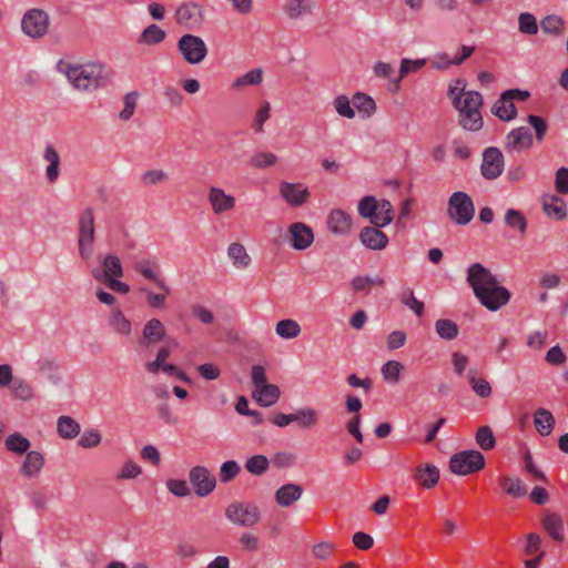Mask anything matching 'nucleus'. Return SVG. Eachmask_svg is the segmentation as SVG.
Listing matches in <instances>:
<instances>
[{
  "mask_svg": "<svg viewBox=\"0 0 568 568\" xmlns=\"http://www.w3.org/2000/svg\"><path fill=\"white\" fill-rule=\"evenodd\" d=\"M467 283L479 303L491 312L500 310L510 301V292L480 263L468 267Z\"/></svg>",
  "mask_w": 568,
  "mask_h": 568,
  "instance_id": "1",
  "label": "nucleus"
},
{
  "mask_svg": "<svg viewBox=\"0 0 568 568\" xmlns=\"http://www.w3.org/2000/svg\"><path fill=\"white\" fill-rule=\"evenodd\" d=\"M57 71L67 77L70 84L78 91L91 92L106 87L112 78L113 71L101 62L90 61L75 63L61 59L57 63Z\"/></svg>",
  "mask_w": 568,
  "mask_h": 568,
  "instance_id": "2",
  "label": "nucleus"
},
{
  "mask_svg": "<svg viewBox=\"0 0 568 568\" xmlns=\"http://www.w3.org/2000/svg\"><path fill=\"white\" fill-rule=\"evenodd\" d=\"M483 97L477 91H467L465 98H455L454 108L458 111V123L467 131H479L484 121L480 113Z\"/></svg>",
  "mask_w": 568,
  "mask_h": 568,
  "instance_id": "3",
  "label": "nucleus"
},
{
  "mask_svg": "<svg viewBox=\"0 0 568 568\" xmlns=\"http://www.w3.org/2000/svg\"><path fill=\"white\" fill-rule=\"evenodd\" d=\"M358 214L367 219L376 227H384L394 219V207L388 200H376L373 195H366L358 202Z\"/></svg>",
  "mask_w": 568,
  "mask_h": 568,
  "instance_id": "4",
  "label": "nucleus"
},
{
  "mask_svg": "<svg viewBox=\"0 0 568 568\" xmlns=\"http://www.w3.org/2000/svg\"><path fill=\"white\" fill-rule=\"evenodd\" d=\"M225 517L233 525L252 528L261 521L262 514L254 503L233 501L226 507Z\"/></svg>",
  "mask_w": 568,
  "mask_h": 568,
  "instance_id": "5",
  "label": "nucleus"
},
{
  "mask_svg": "<svg viewBox=\"0 0 568 568\" xmlns=\"http://www.w3.org/2000/svg\"><path fill=\"white\" fill-rule=\"evenodd\" d=\"M94 240V214L91 207H87L80 213L78 222L79 254L85 261L90 260L93 255Z\"/></svg>",
  "mask_w": 568,
  "mask_h": 568,
  "instance_id": "6",
  "label": "nucleus"
},
{
  "mask_svg": "<svg viewBox=\"0 0 568 568\" xmlns=\"http://www.w3.org/2000/svg\"><path fill=\"white\" fill-rule=\"evenodd\" d=\"M485 467V457L478 450H464L450 457L449 469L460 476L481 470Z\"/></svg>",
  "mask_w": 568,
  "mask_h": 568,
  "instance_id": "7",
  "label": "nucleus"
},
{
  "mask_svg": "<svg viewBox=\"0 0 568 568\" xmlns=\"http://www.w3.org/2000/svg\"><path fill=\"white\" fill-rule=\"evenodd\" d=\"M49 14L44 10L38 8L29 9L21 19L22 32L32 39H40L44 37L49 30Z\"/></svg>",
  "mask_w": 568,
  "mask_h": 568,
  "instance_id": "8",
  "label": "nucleus"
},
{
  "mask_svg": "<svg viewBox=\"0 0 568 568\" xmlns=\"http://www.w3.org/2000/svg\"><path fill=\"white\" fill-rule=\"evenodd\" d=\"M475 214L473 200L465 192H455L448 201V215L459 225L468 224Z\"/></svg>",
  "mask_w": 568,
  "mask_h": 568,
  "instance_id": "9",
  "label": "nucleus"
},
{
  "mask_svg": "<svg viewBox=\"0 0 568 568\" xmlns=\"http://www.w3.org/2000/svg\"><path fill=\"white\" fill-rule=\"evenodd\" d=\"M178 50L189 64H200L207 55L204 40L191 33L183 34L179 39Z\"/></svg>",
  "mask_w": 568,
  "mask_h": 568,
  "instance_id": "10",
  "label": "nucleus"
},
{
  "mask_svg": "<svg viewBox=\"0 0 568 568\" xmlns=\"http://www.w3.org/2000/svg\"><path fill=\"white\" fill-rule=\"evenodd\" d=\"M504 165V155L498 148L490 146L484 151L480 172L485 179L495 180L500 176Z\"/></svg>",
  "mask_w": 568,
  "mask_h": 568,
  "instance_id": "11",
  "label": "nucleus"
},
{
  "mask_svg": "<svg viewBox=\"0 0 568 568\" xmlns=\"http://www.w3.org/2000/svg\"><path fill=\"white\" fill-rule=\"evenodd\" d=\"M207 201L215 215L231 212L236 206L234 195L226 193L222 187L210 186L207 191Z\"/></svg>",
  "mask_w": 568,
  "mask_h": 568,
  "instance_id": "12",
  "label": "nucleus"
},
{
  "mask_svg": "<svg viewBox=\"0 0 568 568\" xmlns=\"http://www.w3.org/2000/svg\"><path fill=\"white\" fill-rule=\"evenodd\" d=\"M189 478L195 494L200 497L207 496L214 490L216 486L214 476H212L210 471L203 466L193 467L190 470Z\"/></svg>",
  "mask_w": 568,
  "mask_h": 568,
  "instance_id": "13",
  "label": "nucleus"
},
{
  "mask_svg": "<svg viewBox=\"0 0 568 568\" xmlns=\"http://www.w3.org/2000/svg\"><path fill=\"white\" fill-rule=\"evenodd\" d=\"M532 134L526 126L513 129L505 139V150L507 152H521L530 149L532 145Z\"/></svg>",
  "mask_w": 568,
  "mask_h": 568,
  "instance_id": "14",
  "label": "nucleus"
},
{
  "mask_svg": "<svg viewBox=\"0 0 568 568\" xmlns=\"http://www.w3.org/2000/svg\"><path fill=\"white\" fill-rule=\"evenodd\" d=\"M280 193L291 206H301L310 197L308 189L301 183L282 182L280 184Z\"/></svg>",
  "mask_w": 568,
  "mask_h": 568,
  "instance_id": "15",
  "label": "nucleus"
},
{
  "mask_svg": "<svg viewBox=\"0 0 568 568\" xmlns=\"http://www.w3.org/2000/svg\"><path fill=\"white\" fill-rule=\"evenodd\" d=\"M382 227L365 226L359 232L361 243L368 250L381 251L388 245V236L381 231Z\"/></svg>",
  "mask_w": 568,
  "mask_h": 568,
  "instance_id": "16",
  "label": "nucleus"
},
{
  "mask_svg": "<svg viewBox=\"0 0 568 568\" xmlns=\"http://www.w3.org/2000/svg\"><path fill=\"white\" fill-rule=\"evenodd\" d=\"M291 244L297 251L308 248L314 242L313 230L302 222H295L288 227Z\"/></svg>",
  "mask_w": 568,
  "mask_h": 568,
  "instance_id": "17",
  "label": "nucleus"
},
{
  "mask_svg": "<svg viewBox=\"0 0 568 568\" xmlns=\"http://www.w3.org/2000/svg\"><path fill=\"white\" fill-rule=\"evenodd\" d=\"M133 268L145 280L153 282L159 290L166 291V283L160 275V265L156 260H141L134 263Z\"/></svg>",
  "mask_w": 568,
  "mask_h": 568,
  "instance_id": "18",
  "label": "nucleus"
},
{
  "mask_svg": "<svg viewBox=\"0 0 568 568\" xmlns=\"http://www.w3.org/2000/svg\"><path fill=\"white\" fill-rule=\"evenodd\" d=\"M92 275L99 282H104L109 278H112V276L122 277V263L118 256L109 254L102 260V270H93Z\"/></svg>",
  "mask_w": 568,
  "mask_h": 568,
  "instance_id": "19",
  "label": "nucleus"
},
{
  "mask_svg": "<svg viewBox=\"0 0 568 568\" xmlns=\"http://www.w3.org/2000/svg\"><path fill=\"white\" fill-rule=\"evenodd\" d=\"M353 221L349 214L341 209H334L327 216V229L336 235H346L351 232Z\"/></svg>",
  "mask_w": 568,
  "mask_h": 568,
  "instance_id": "20",
  "label": "nucleus"
},
{
  "mask_svg": "<svg viewBox=\"0 0 568 568\" xmlns=\"http://www.w3.org/2000/svg\"><path fill=\"white\" fill-rule=\"evenodd\" d=\"M304 493V489L298 484H284L275 491L274 498L278 506L283 508L291 507L298 501Z\"/></svg>",
  "mask_w": 568,
  "mask_h": 568,
  "instance_id": "21",
  "label": "nucleus"
},
{
  "mask_svg": "<svg viewBox=\"0 0 568 568\" xmlns=\"http://www.w3.org/2000/svg\"><path fill=\"white\" fill-rule=\"evenodd\" d=\"M175 20L186 28H194L202 21V11L195 3H184L176 9Z\"/></svg>",
  "mask_w": 568,
  "mask_h": 568,
  "instance_id": "22",
  "label": "nucleus"
},
{
  "mask_svg": "<svg viewBox=\"0 0 568 568\" xmlns=\"http://www.w3.org/2000/svg\"><path fill=\"white\" fill-rule=\"evenodd\" d=\"M44 456L38 450H29L26 453L23 463L20 466V473L27 478H36L44 466Z\"/></svg>",
  "mask_w": 568,
  "mask_h": 568,
  "instance_id": "23",
  "label": "nucleus"
},
{
  "mask_svg": "<svg viewBox=\"0 0 568 568\" xmlns=\"http://www.w3.org/2000/svg\"><path fill=\"white\" fill-rule=\"evenodd\" d=\"M542 210L548 217L556 221H562L567 216L565 201L554 194H546L542 196Z\"/></svg>",
  "mask_w": 568,
  "mask_h": 568,
  "instance_id": "24",
  "label": "nucleus"
},
{
  "mask_svg": "<svg viewBox=\"0 0 568 568\" xmlns=\"http://www.w3.org/2000/svg\"><path fill=\"white\" fill-rule=\"evenodd\" d=\"M166 334L163 323L158 318H152L144 324L142 331L141 345L149 346L161 342Z\"/></svg>",
  "mask_w": 568,
  "mask_h": 568,
  "instance_id": "25",
  "label": "nucleus"
},
{
  "mask_svg": "<svg viewBox=\"0 0 568 568\" xmlns=\"http://www.w3.org/2000/svg\"><path fill=\"white\" fill-rule=\"evenodd\" d=\"M491 113L504 122L511 121L517 115L515 103L511 102L506 92H503L499 99L494 103Z\"/></svg>",
  "mask_w": 568,
  "mask_h": 568,
  "instance_id": "26",
  "label": "nucleus"
},
{
  "mask_svg": "<svg viewBox=\"0 0 568 568\" xmlns=\"http://www.w3.org/2000/svg\"><path fill=\"white\" fill-rule=\"evenodd\" d=\"M281 396L280 388L274 384H265L254 389V399L263 407L275 404Z\"/></svg>",
  "mask_w": 568,
  "mask_h": 568,
  "instance_id": "27",
  "label": "nucleus"
},
{
  "mask_svg": "<svg viewBox=\"0 0 568 568\" xmlns=\"http://www.w3.org/2000/svg\"><path fill=\"white\" fill-rule=\"evenodd\" d=\"M415 478L424 488L435 487L439 480V470L436 466L424 464L416 467Z\"/></svg>",
  "mask_w": 568,
  "mask_h": 568,
  "instance_id": "28",
  "label": "nucleus"
},
{
  "mask_svg": "<svg viewBox=\"0 0 568 568\" xmlns=\"http://www.w3.org/2000/svg\"><path fill=\"white\" fill-rule=\"evenodd\" d=\"M542 526L546 532L554 540H564V520L560 515L555 513H546L542 518Z\"/></svg>",
  "mask_w": 568,
  "mask_h": 568,
  "instance_id": "29",
  "label": "nucleus"
},
{
  "mask_svg": "<svg viewBox=\"0 0 568 568\" xmlns=\"http://www.w3.org/2000/svg\"><path fill=\"white\" fill-rule=\"evenodd\" d=\"M108 323L113 332L122 336H129L132 333V324L129 318L119 308H113L108 317Z\"/></svg>",
  "mask_w": 568,
  "mask_h": 568,
  "instance_id": "30",
  "label": "nucleus"
},
{
  "mask_svg": "<svg viewBox=\"0 0 568 568\" xmlns=\"http://www.w3.org/2000/svg\"><path fill=\"white\" fill-rule=\"evenodd\" d=\"M534 425L539 435L548 436L554 429L555 418L548 409L538 408L534 414Z\"/></svg>",
  "mask_w": 568,
  "mask_h": 568,
  "instance_id": "31",
  "label": "nucleus"
},
{
  "mask_svg": "<svg viewBox=\"0 0 568 568\" xmlns=\"http://www.w3.org/2000/svg\"><path fill=\"white\" fill-rule=\"evenodd\" d=\"M284 12L290 19H298L313 12V2L311 0H286Z\"/></svg>",
  "mask_w": 568,
  "mask_h": 568,
  "instance_id": "32",
  "label": "nucleus"
},
{
  "mask_svg": "<svg viewBox=\"0 0 568 568\" xmlns=\"http://www.w3.org/2000/svg\"><path fill=\"white\" fill-rule=\"evenodd\" d=\"M80 424L70 416H60L57 420V432L63 439H73L80 434Z\"/></svg>",
  "mask_w": 568,
  "mask_h": 568,
  "instance_id": "33",
  "label": "nucleus"
},
{
  "mask_svg": "<svg viewBox=\"0 0 568 568\" xmlns=\"http://www.w3.org/2000/svg\"><path fill=\"white\" fill-rule=\"evenodd\" d=\"M498 483L503 490L514 498L524 497L527 494V488L517 477L500 476Z\"/></svg>",
  "mask_w": 568,
  "mask_h": 568,
  "instance_id": "34",
  "label": "nucleus"
},
{
  "mask_svg": "<svg viewBox=\"0 0 568 568\" xmlns=\"http://www.w3.org/2000/svg\"><path fill=\"white\" fill-rule=\"evenodd\" d=\"M352 103L363 118H371L376 111V103L374 99L363 92L355 93L353 95Z\"/></svg>",
  "mask_w": 568,
  "mask_h": 568,
  "instance_id": "35",
  "label": "nucleus"
},
{
  "mask_svg": "<svg viewBox=\"0 0 568 568\" xmlns=\"http://www.w3.org/2000/svg\"><path fill=\"white\" fill-rule=\"evenodd\" d=\"M293 418L301 428L310 429L317 425L320 415L312 407H303L293 413Z\"/></svg>",
  "mask_w": 568,
  "mask_h": 568,
  "instance_id": "36",
  "label": "nucleus"
},
{
  "mask_svg": "<svg viewBox=\"0 0 568 568\" xmlns=\"http://www.w3.org/2000/svg\"><path fill=\"white\" fill-rule=\"evenodd\" d=\"M227 255L234 267L239 270L246 268L251 264V257L241 243H231L227 247Z\"/></svg>",
  "mask_w": 568,
  "mask_h": 568,
  "instance_id": "37",
  "label": "nucleus"
},
{
  "mask_svg": "<svg viewBox=\"0 0 568 568\" xmlns=\"http://www.w3.org/2000/svg\"><path fill=\"white\" fill-rule=\"evenodd\" d=\"M43 159L49 163L45 170L47 179L50 182H55L59 178V165H60V155L58 151L52 145H47Z\"/></svg>",
  "mask_w": 568,
  "mask_h": 568,
  "instance_id": "38",
  "label": "nucleus"
},
{
  "mask_svg": "<svg viewBox=\"0 0 568 568\" xmlns=\"http://www.w3.org/2000/svg\"><path fill=\"white\" fill-rule=\"evenodd\" d=\"M6 449L17 455H23L31 447L30 440L20 433L10 434L4 440Z\"/></svg>",
  "mask_w": 568,
  "mask_h": 568,
  "instance_id": "39",
  "label": "nucleus"
},
{
  "mask_svg": "<svg viewBox=\"0 0 568 568\" xmlns=\"http://www.w3.org/2000/svg\"><path fill=\"white\" fill-rule=\"evenodd\" d=\"M165 31L158 24H150L140 34L138 42L140 44L156 45L164 41Z\"/></svg>",
  "mask_w": 568,
  "mask_h": 568,
  "instance_id": "40",
  "label": "nucleus"
},
{
  "mask_svg": "<svg viewBox=\"0 0 568 568\" xmlns=\"http://www.w3.org/2000/svg\"><path fill=\"white\" fill-rule=\"evenodd\" d=\"M275 332L284 339H293L301 334V326L295 320H281L275 325Z\"/></svg>",
  "mask_w": 568,
  "mask_h": 568,
  "instance_id": "41",
  "label": "nucleus"
},
{
  "mask_svg": "<svg viewBox=\"0 0 568 568\" xmlns=\"http://www.w3.org/2000/svg\"><path fill=\"white\" fill-rule=\"evenodd\" d=\"M263 80V71L260 68H255L246 72L245 74L237 77L232 82V89L240 90L248 85H258Z\"/></svg>",
  "mask_w": 568,
  "mask_h": 568,
  "instance_id": "42",
  "label": "nucleus"
},
{
  "mask_svg": "<svg viewBox=\"0 0 568 568\" xmlns=\"http://www.w3.org/2000/svg\"><path fill=\"white\" fill-rule=\"evenodd\" d=\"M270 468V462L264 455H254L245 462V469L254 476L264 475Z\"/></svg>",
  "mask_w": 568,
  "mask_h": 568,
  "instance_id": "43",
  "label": "nucleus"
},
{
  "mask_svg": "<svg viewBox=\"0 0 568 568\" xmlns=\"http://www.w3.org/2000/svg\"><path fill=\"white\" fill-rule=\"evenodd\" d=\"M435 329L438 336L446 341H453L458 336V325L450 320H438L435 323Z\"/></svg>",
  "mask_w": 568,
  "mask_h": 568,
  "instance_id": "44",
  "label": "nucleus"
},
{
  "mask_svg": "<svg viewBox=\"0 0 568 568\" xmlns=\"http://www.w3.org/2000/svg\"><path fill=\"white\" fill-rule=\"evenodd\" d=\"M426 59H416L410 60L407 58L402 59L400 61V68H399V75L397 79L394 80L395 90L399 89V82L403 78H405L408 73L418 71L426 64Z\"/></svg>",
  "mask_w": 568,
  "mask_h": 568,
  "instance_id": "45",
  "label": "nucleus"
},
{
  "mask_svg": "<svg viewBox=\"0 0 568 568\" xmlns=\"http://www.w3.org/2000/svg\"><path fill=\"white\" fill-rule=\"evenodd\" d=\"M11 393L14 398L20 400H31L34 397L33 387L24 379H14L11 386Z\"/></svg>",
  "mask_w": 568,
  "mask_h": 568,
  "instance_id": "46",
  "label": "nucleus"
},
{
  "mask_svg": "<svg viewBox=\"0 0 568 568\" xmlns=\"http://www.w3.org/2000/svg\"><path fill=\"white\" fill-rule=\"evenodd\" d=\"M278 158L268 151L254 153L250 159V165L254 169H266L277 163Z\"/></svg>",
  "mask_w": 568,
  "mask_h": 568,
  "instance_id": "47",
  "label": "nucleus"
},
{
  "mask_svg": "<svg viewBox=\"0 0 568 568\" xmlns=\"http://www.w3.org/2000/svg\"><path fill=\"white\" fill-rule=\"evenodd\" d=\"M505 223L511 227L518 230L521 234L526 232L527 220L525 215L515 209H509L505 214Z\"/></svg>",
  "mask_w": 568,
  "mask_h": 568,
  "instance_id": "48",
  "label": "nucleus"
},
{
  "mask_svg": "<svg viewBox=\"0 0 568 568\" xmlns=\"http://www.w3.org/2000/svg\"><path fill=\"white\" fill-rule=\"evenodd\" d=\"M38 367H39V371L42 374H45L52 383H54V384L60 383L61 376L59 374V365L54 359L41 358L38 362Z\"/></svg>",
  "mask_w": 568,
  "mask_h": 568,
  "instance_id": "49",
  "label": "nucleus"
},
{
  "mask_svg": "<svg viewBox=\"0 0 568 568\" xmlns=\"http://www.w3.org/2000/svg\"><path fill=\"white\" fill-rule=\"evenodd\" d=\"M352 288L355 292H368L373 285L383 286L384 280L381 277H369L365 275H358L352 280Z\"/></svg>",
  "mask_w": 568,
  "mask_h": 568,
  "instance_id": "50",
  "label": "nucleus"
},
{
  "mask_svg": "<svg viewBox=\"0 0 568 568\" xmlns=\"http://www.w3.org/2000/svg\"><path fill=\"white\" fill-rule=\"evenodd\" d=\"M476 444L484 450H490L495 447L496 439L489 426H480L477 429Z\"/></svg>",
  "mask_w": 568,
  "mask_h": 568,
  "instance_id": "51",
  "label": "nucleus"
},
{
  "mask_svg": "<svg viewBox=\"0 0 568 568\" xmlns=\"http://www.w3.org/2000/svg\"><path fill=\"white\" fill-rule=\"evenodd\" d=\"M352 104L353 103L348 99V97H346L344 94L337 95L333 102L334 109L338 113V115L346 118V119L355 118V110L352 106Z\"/></svg>",
  "mask_w": 568,
  "mask_h": 568,
  "instance_id": "52",
  "label": "nucleus"
},
{
  "mask_svg": "<svg viewBox=\"0 0 568 568\" xmlns=\"http://www.w3.org/2000/svg\"><path fill=\"white\" fill-rule=\"evenodd\" d=\"M140 291L145 294L146 303L152 308L163 307V305L165 304L166 297L171 293V290L168 285H166V291L160 290L161 293H153L145 287L140 288Z\"/></svg>",
  "mask_w": 568,
  "mask_h": 568,
  "instance_id": "53",
  "label": "nucleus"
},
{
  "mask_svg": "<svg viewBox=\"0 0 568 568\" xmlns=\"http://www.w3.org/2000/svg\"><path fill=\"white\" fill-rule=\"evenodd\" d=\"M169 179V174L161 169H151L145 171L141 175V183L144 186H153L165 182Z\"/></svg>",
  "mask_w": 568,
  "mask_h": 568,
  "instance_id": "54",
  "label": "nucleus"
},
{
  "mask_svg": "<svg viewBox=\"0 0 568 568\" xmlns=\"http://www.w3.org/2000/svg\"><path fill=\"white\" fill-rule=\"evenodd\" d=\"M403 365L397 361H388L382 367L383 378L387 383L395 384L399 379L400 372L403 371Z\"/></svg>",
  "mask_w": 568,
  "mask_h": 568,
  "instance_id": "55",
  "label": "nucleus"
},
{
  "mask_svg": "<svg viewBox=\"0 0 568 568\" xmlns=\"http://www.w3.org/2000/svg\"><path fill=\"white\" fill-rule=\"evenodd\" d=\"M540 27L546 33L560 34L564 31V20L559 16L550 14L541 20Z\"/></svg>",
  "mask_w": 568,
  "mask_h": 568,
  "instance_id": "56",
  "label": "nucleus"
},
{
  "mask_svg": "<svg viewBox=\"0 0 568 568\" xmlns=\"http://www.w3.org/2000/svg\"><path fill=\"white\" fill-rule=\"evenodd\" d=\"M241 471L240 465L235 460H227L221 465L219 477L221 483H230Z\"/></svg>",
  "mask_w": 568,
  "mask_h": 568,
  "instance_id": "57",
  "label": "nucleus"
},
{
  "mask_svg": "<svg viewBox=\"0 0 568 568\" xmlns=\"http://www.w3.org/2000/svg\"><path fill=\"white\" fill-rule=\"evenodd\" d=\"M468 382L471 389L480 398H487L491 395V386L485 378H478L474 374H469Z\"/></svg>",
  "mask_w": 568,
  "mask_h": 568,
  "instance_id": "58",
  "label": "nucleus"
},
{
  "mask_svg": "<svg viewBox=\"0 0 568 568\" xmlns=\"http://www.w3.org/2000/svg\"><path fill=\"white\" fill-rule=\"evenodd\" d=\"M518 24L519 31L524 34L534 36L538 32L537 20L531 13H520L518 18Z\"/></svg>",
  "mask_w": 568,
  "mask_h": 568,
  "instance_id": "59",
  "label": "nucleus"
},
{
  "mask_svg": "<svg viewBox=\"0 0 568 568\" xmlns=\"http://www.w3.org/2000/svg\"><path fill=\"white\" fill-rule=\"evenodd\" d=\"M271 105L267 101H264L255 113L252 122V129L255 132H263L264 123L270 119Z\"/></svg>",
  "mask_w": 568,
  "mask_h": 568,
  "instance_id": "60",
  "label": "nucleus"
},
{
  "mask_svg": "<svg viewBox=\"0 0 568 568\" xmlns=\"http://www.w3.org/2000/svg\"><path fill=\"white\" fill-rule=\"evenodd\" d=\"M400 302L412 310L418 317L424 314V303L415 297L413 290L403 292L400 294Z\"/></svg>",
  "mask_w": 568,
  "mask_h": 568,
  "instance_id": "61",
  "label": "nucleus"
},
{
  "mask_svg": "<svg viewBox=\"0 0 568 568\" xmlns=\"http://www.w3.org/2000/svg\"><path fill=\"white\" fill-rule=\"evenodd\" d=\"M142 473L141 467L133 460H126L116 475L118 480L134 479Z\"/></svg>",
  "mask_w": 568,
  "mask_h": 568,
  "instance_id": "62",
  "label": "nucleus"
},
{
  "mask_svg": "<svg viewBox=\"0 0 568 568\" xmlns=\"http://www.w3.org/2000/svg\"><path fill=\"white\" fill-rule=\"evenodd\" d=\"M136 92H129L123 98V110L120 112L119 116L123 121H128L132 118L135 106H136Z\"/></svg>",
  "mask_w": 568,
  "mask_h": 568,
  "instance_id": "63",
  "label": "nucleus"
},
{
  "mask_svg": "<svg viewBox=\"0 0 568 568\" xmlns=\"http://www.w3.org/2000/svg\"><path fill=\"white\" fill-rule=\"evenodd\" d=\"M78 443L82 448H93L101 443V435L95 429L85 430Z\"/></svg>",
  "mask_w": 568,
  "mask_h": 568,
  "instance_id": "64",
  "label": "nucleus"
}]
</instances>
